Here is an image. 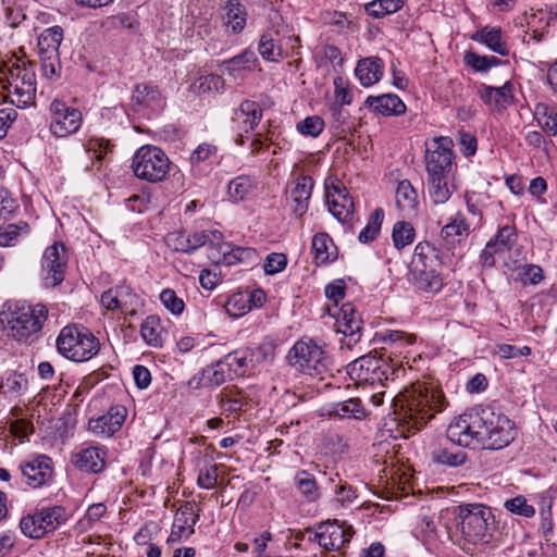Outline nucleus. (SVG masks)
Segmentation results:
<instances>
[{
	"instance_id": "obj_15",
	"label": "nucleus",
	"mask_w": 557,
	"mask_h": 557,
	"mask_svg": "<svg viewBox=\"0 0 557 557\" xmlns=\"http://www.w3.org/2000/svg\"><path fill=\"white\" fill-rule=\"evenodd\" d=\"M20 470L24 482L33 488H38L52 480L53 461L44 454L32 455L20 463Z\"/></svg>"
},
{
	"instance_id": "obj_29",
	"label": "nucleus",
	"mask_w": 557,
	"mask_h": 557,
	"mask_svg": "<svg viewBox=\"0 0 557 557\" xmlns=\"http://www.w3.org/2000/svg\"><path fill=\"white\" fill-rule=\"evenodd\" d=\"M106 453L97 447L83 449L77 454L75 466L85 472L99 473L106 467Z\"/></svg>"
},
{
	"instance_id": "obj_13",
	"label": "nucleus",
	"mask_w": 557,
	"mask_h": 557,
	"mask_svg": "<svg viewBox=\"0 0 557 557\" xmlns=\"http://www.w3.org/2000/svg\"><path fill=\"white\" fill-rule=\"evenodd\" d=\"M453 140L448 137L434 138L426 147L425 168L428 175L449 176L453 170Z\"/></svg>"
},
{
	"instance_id": "obj_2",
	"label": "nucleus",
	"mask_w": 557,
	"mask_h": 557,
	"mask_svg": "<svg viewBox=\"0 0 557 557\" xmlns=\"http://www.w3.org/2000/svg\"><path fill=\"white\" fill-rule=\"evenodd\" d=\"M395 420L404 432L420 431L426 423L442 412L448 403L444 393L433 383L416 382L391 397Z\"/></svg>"
},
{
	"instance_id": "obj_14",
	"label": "nucleus",
	"mask_w": 557,
	"mask_h": 557,
	"mask_svg": "<svg viewBox=\"0 0 557 557\" xmlns=\"http://www.w3.org/2000/svg\"><path fill=\"white\" fill-rule=\"evenodd\" d=\"M352 535L354 530L350 525L345 527L338 523L337 520H327L317 525V531L309 541L318 542L325 550L333 552L339 550L346 543H349Z\"/></svg>"
},
{
	"instance_id": "obj_50",
	"label": "nucleus",
	"mask_w": 557,
	"mask_h": 557,
	"mask_svg": "<svg viewBox=\"0 0 557 557\" xmlns=\"http://www.w3.org/2000/svg\"><path fill=\"white\" fill-rule=\"evenodd\" d=\"M221 239L222 233L220 231L196 232L191 235H187L190 252L205 245H209L212 250H216V244Z\"/></svg>"
},
{
	"instance_id": "obj_48",
	"label": "nucleus",
	"mask_w": 557,
	"mask_h": 557,
	"mask_svg": "<svg viewBox=\"0 0 557 557\" xmlns=\"http://www.w3.org/2000/svg\"><path fill=\"white\" fill-rule=\"evenodd\" d=\"M384 219V211L382 208H376L370 215L367 225L359 234V240L362 244L373 242L379 235Z\"/></svg>"
},
{
	"instance_id": "obj_37",
	"label": "nucleus",
	"mask_w": 557,
	"mask_h": 557,
	"mask_svg": "<svg viewBox=\"0 0 557 557\" xmlns=\"http://www.w3.org/2000/svg\"><path fill=\"white\" fill-rule=\"evenodd\" d=\"M224 24L232 28L234 34L240 33L247 22V11L238 0H228L224 7Z\"/></svg>"
},
{
	"instance_id": "obj_58",
	"label": "nucleus",
	"mask_w": 557,
	"mask_h": 557,
	"mask_svg": "<svg viewBox=\"0 0 557 557\" xmlns=\"http://www.w3.org/2000/svg\"><path fill=\"white\" fill-rule=\"evenodd\" d=\"M334 413L341 418H361L364 412L361 406V401L358 398H350L338 404L334 410Z\"/></svg>"
},
{
	"instance_id": "obj_60",
	"label": "nucleus",
	"mask_w": 557,
	"mask_h": 557,
	"mask_svg": "<svg viewBox=\"0 0 557 557\" xmlns=\"http://www.w3.org/2000/svg\"><path fill=\"white\" fill-rule=\"evenodd\" d=\"M332 112V128L335 131V134L344 137L347 133L351 132V128L346 127V120L348 117V112L343 109V106L333 104L331 107Z\"/></svg>"
},
{
	"instance_id": "obj_31",
	"label": "nucleus",
	"mask_w": 557,
	"mask_h": 557,
	"mask_svg": "<svg viewBox=\"0 0 557 557\" xmlns=\"http://www.w3.org/2000/svg\"><path fill=\"white\" fill-rule=\"evenodd\" d=\"M132 101L139 107H160L163 103V97L157 85L143 83L135 86Z\"/></svg>"
},
{
	"instance_id": "obj_27",
	"label": "nucleus",
	"mask_w": 557,
	"mask_h": 557,
	"mask_svg": "<svg viewBox=\"0 0 557 557\" xmlns=\"http://www.w3.org/2000/svg\"><path fill=\"white\" fill-rule=\"evenodd\" d=\"M409 275L413 285L420 290L437 293L443 287L440 269L410 270Z\"/></svg>"
},
{
	"instance_id": "obj_3",
	"label": "nucleus",
	"mask_w": 557,
	"mask_h": 557,
	"mask_svg": "<svg viewBox=\"0 0 557 557\" xmlns=\"http://www.w3.org/2000/svg\"><path fill=\"white\" fill-rule=\"evenodd\" d=\"M457 509L461 548L470 553L471 546L487 544L492 537L491 527L494 524L491 509L482 504H463Z\"/></svg>"
},
{
	"instance_id": "obj_11",
	"label": "nucleus",
	"mask_w": 557,
	"mask_h": 557,
	"mask_svg": "<svg viewBox=\"0 0 557 557\" xmlns=\"http://www.w3.org/2000/svg\"><path fill=\"white\" fill-rule=\"evenodd\" d=\"M326 310L335 319L336 332L344 335L342 343L351 348L360 341L362 329V319L355 306L346 302L341 308L327 307Z\"/></svg>"
},
{
	"instance_id": "obj_54",
	"label": "nucleus",
	"mask_w": 557,
	"mask_h": 557,
	"mask_svg": "<svg viewBox=\"0 0 557 557\" xmlns=\"http://www.w3.org/2000/svg\"><path fill=\"white\" fill-rule=\"evenodd\" d=\"M28 386V380L24 374L11 373L0 384V388H4V395L17 396L25 392Z\"/></svg>"
},
{
	"instance_id": "obj_43",
	"label": "nucleus",
	"mask_w": 557,
	"mask_h": 557,
	"mask_svg": "<svg viewBox=\"0 0 557 557\" xmlns=\"http://www.w3.org/2000/svg\"><path fill=\"white\" fill-rule=\"evenodd\" d=\"M470 233V223L461 212H457L454 219L441 230V236L446 240H453L455 237L466 238Z\"/></svg>"
},
{
	"instance_id": "obj_34",
	"label": "nucleus",
	"mask_w": 557,
	"mask_h": 557,
	"mask_svg": "<svg viewBox=\"0 0 557 557\" xmlns=\"http://www.w3.org/2000/svg\"><path fill=\"white\" fill-rule=\"evenodd\" d=\"M278 35L280 32L276 29H269L261 35L258 51L264 60L275 62L283 57Z\"/></svg>"
},
{
	"instance_id": "obj_63",
	"label": "nucleus",
	"mask_w": 557,
	"mask_h": 557,
	"mask_svg": "<svg viewBox=\"0 0 557 557\" xmlns=\"http://www.w3.org/2000/svg\"><path fill=\"white\" fill-rule=\"evenodd\" d=\"M218 468L216 463H212L200 469L197 483L201 488L211 490L216 485Z\"/></svg>"
},
{
	"instance_id": "obj_59",
	"label": "nucleus",
	"mask_w": 557,
	"mask_h": 557,
	"mask_svg": "<svg viewBox=\"0 0 557 557\" xmlns=\"http://www.w3.org/2000/svg\"><path fill=\"white\" fill-rule=\"evenodd\" d=\"M160 301L173 314L178 315L185 309V302L174 289L165 288L160 294Z\"/></svg>"
},
{
	"instance_id": "obj_20",
	"label": "nucleus",
	"mask_w": 557,
	"mask_h": 557,
	"mask_svg": "<svg viewBox=\"0 0 557 557\" xmlns=\"http://www.w3.org/2000/svg\"><path fill=\"white\" fill-rule=\"evenodd\" d=\"M313 188V180L307 175H299L294 181L289 190L292 201V211L298 218H301L309 208V200Z\"/></svg>"
},
{
	"instance_id": "obj_18",
	"label": "nucleus",
	"mask_w": 557,
	"mask_h": 557,
	"mask_svg": "<svg viewBox=\"0 0 557 557\" xmlns=\"http://www.w3.org/2000/svg\"><path fill=\"white\" fill-rule=\"evenodd\" d=\"M126 416L127 410L124 406H112L107 413L96 419H90L88 426L96 435L111 436L122 428Z\"/></svg>"
},
{
	"instance_id": "obj_47",
	"label": "nucleus",
	"mask_w": 557,
	"mask_h": 557,
	"mask_svg": "<svg viewBox=\"0 0 557 557\" xmlns=\"http://www.w3.org/2000/svg\"><path fill=\"white\" fill-rule=\"evenodd\" d=\"M29 233V225L27 222L20 221L15 224H8L0 226V246L11 247L15 246L18 237Z\"/></svg>"
},
{
	"instance_id": "obj_57",
	"label": "nucleus",
	"mask_w": 557,
	"mask_h": 557,
	"mask_svg": "<svg viewBox=\"0 0 557 557\" xmlns=\"http://www.w3.org/2000/svg\"><path fill=\"white\" fill-rule=\"evenodd\" d=\"M297 487L301 494L307 498L313 500L318 498V487L315 479L306 471H302L296 475Z\"/></svg>"
},
{
	"instance_id": "obj_39",
	"label": "nucleus",
	"mask_w": 557,
	"mask_h": 557,
	"mask_svg": "<svg viewBox=\"0 0 557 557\" xmlns=\"http://www.w3.org/2000/svg\"><path fill=\"white\" fill-rule=\"evenodd\" d=\"M474 40L485 44L492 51L506 57L509 53L507 45L503 41L500 28L483 27L472 37Z\"/></svg>"
},
{
	"instance_id": "obj_35",
	"label": "nucleus",
	"mask_w": 557,
	"mask_h": 557,
	"mask_svg": "<svg viewBox=\"0 0 557 557\" xmlns=\"http://www.w3.org/2000/svg\"><path fill=\"white\" fill-rule=\"evenodd\" d=\"M164 327L158 315H148L141 323L140 335L144 342L152 347H162Z\"/></svg>"
},
{
	"instance_id": "obj_28",
	"label": "nucleus",
	"mask_w": 557,
	"mask_h": 557,
	"mask_svg": "<svg viewBox=\"0 0 557 557\" xmlns=\"http://www.w3.org/2000/svg\"><path fill=\"white\" fill-rule=\"evenodd\" d=\"M218 404L222 413H238L248 404L247 396L236 386L224 387L218 395Z\"/></svg>"
},
{
	"instance_id": "obj_61",
	"label": "nucleus",
	"mask_w": 557,
	"mask_h": 557,
	"mask_svg": "<svg viewBox=\"0 0 557 557\" xmlns=\"http://www.w3.org/2000/svg\"><path fill=\"white\" fill-rule=\"evenodd\" d=\"M324 128V122L320 116L312 115L297 124V131L306 136L317 137Z\"/></svg>"
},
{
	"instance_id": "obj_7",
	"label": "nucleus",
	"mask_w": 557,
	"mask_h": 557,
	"mask_svg": "<svg viewBox=\"0 0 557 557\" xmlns=\"http://www.w3.org/2000/svg\"><path fill=\"white\" fill-rule=\"evenodd\" d=\"M171 161L166 153L152 145L141 146L133 156L132 170L136 177L149 183H159L166 178Z\"/></svg>"
},
{
	"instance_id": "obj_19",
	"label": "nucleus",
	"mask_w": 557,
	"mask_h": 557,
	"mask_svg": "<svg viewBox=\"0 0 557 557\" xmlns=\"http://www.w3.org/2000/svg\"><path fill=\"white\" fill-rule=\"evenodd\" d=\"M199 520V513H195L193 506L188 503L180 507L174 516V522L169 535L168 542H178L182 537L190 536L195 530L194 527Z\"/></svg>"
},
{
	"instance_id": "obj_64",
	"label": "nucleus",
	"mask_w": 557,
	"mask_h": 557,
	"mask_svg": "<svg viewBox=\"0 0 557 557\" xmlns=\"http://www.w3.org/2000/svg\"><path fill=\"white\" fill-rule=\"evenodd\" d=\"M218 148L214 145L202 143L190 153L189 162L191 165H198L215 156Z\"/></svg>"
},
{
	"instance_id": "obj_22",
	"label": "nucleus",
	"mask_w": 557,
	"mask_h": 557,
	"mask_svg": "<svg viewBox=\"0 0 557 557\" xmlns=\"http://www.w3.org/2000/svg\"><path fill=\"white\" fill-rule=\"evenodd\" d=\"M442 259L440 250L429 242H420L413 251V256L409 265L410 270L422 269H441Z\"/></svg>"
},
{
	"instance_id": "obj_6",
	"label": "nucleus",
	"mask_w": 557,
	"mask_h": 557,
	"mask_svg": "<svg viewBox=\"0 0 557 557\" xmlns=\"http://www.w3.org/2000/svg\"><path fill=\"white\" fill-rule=\"evenodd\" d=\"M57 348L66 359L83 362L98 354L100 342L84 326L66 325L57 338Z\"/></svg>"
},
{
	"instance_id": "obj_33",
	"label": "nucleus",
	"mask_w": 557,
	"mask_h": 557,
	"mask_svg": "<svg viewBox=\"0 0 557 557\" xmlns=\"http://www.w3.org/2000/svg\"><path fill=\"white\" fill-rule=\"evenodd\" d=\"M63 28L58 25L45 29L38 37L39 55L60 54L59 48L63 40Z\"/></svg>"
},
{
	"instance_id": "obj_51",
	"label": "nucleus",
	"mask_w": 557,
	"mask_h": 557,
	"mask_svg": "<svg viewBox=\"0 0 557 557\" xmlns=\"http://www.w3.org/2000/svg\"><path fill=\"white\" fill-rule=\"evenodd\" d=\"M41 76L49 83H54L61 77L62 65L60 54L39 55Z\"/></svg>"
},
{
	"instance_id": "obj_24",
	"label": "nucleus",
	"mask_w": 557,
	"mask_h": 557,
	"mask_svg": "<svg viewBox=\"0 0 557 557\" xmlns=\"http://www.w3.org/2000/svg\"><path fill=\"white\" fill-rule=\"evenodd\" d=\"M384 73V62L379 57H368L358 61L355 75L364 87L377 83Z\"/></svg>"
},
{
	"instance_id": "obj_38",
	"label": "nucleus",
	"mask_w": 557,
	"mask_h": 557,
	"mask_svg": "<svg viewBox=\"0 0 557 557\" xmlns=\"http://www.w3.org/2000/svg\"><path fill=\"white\" fill-rule=\"evenodd\" d=\"M249 348L235 350L224 357L230 369L236 375H245L256 368Z\"/></svg>"
},
{
	"instance_id": "obj_52",
	"label": "nucleus",
	"mask_w": 557,
	"mask_h": 557,
	"mask_svg": "<svg viewBox=\"0 0 557 557\" xmlns=\"http://www.w3.org/2000/svg\"><path fill=\"white\" fill-rule=\"evenodd\" d=\"M414 228L409 222L399 221L395 223L392 232L394 246L401 249L410 245L414 239Z\"/></svg>"
},
{
	"instance_id": "obj_55",
	"label": "nucleus",
	"mask_w": 557,
	"mask_h": 557,
	"mask_svg": "<svg viewBox=\"0 0 557 557\" xmlns=\"http://www.w3.org/2000/svg\"><path fill=\"white\" fill-rule=\"evenodd\" d=\"M504 507L511 513L525 518H531L535 515L534 507L528 504L527 498L521 495L507 499L504 504Z\"/></svg>"
},
{
	"instance_id": "obj_10",
	"label": "nucleus",
	"mask_w": 557,
	"mask_h": 557,
	"mask_svg": "<svg viewBox=\"0 0 557 557\" xmlns=\"http://www.w3.org/2000/svg\"><path fill=\"white\" fill-rule=\"evenodd\" d=\"M399 371L386 364L381 358L371 355L359 357L348 364L350 377L368 384H383L389 379V374L395 375Z\"/></svg>"
},
{
	"instance_id": "obj_8",
	"label": "nucleus",
	"mask_w": 557,
	"mask_h": 557,
	"mask_svg": "<svg viewBox=\"0 0 557 557\" xmlns=\"http://www.w3.org/2000/svg\"><path fill=\"white\" fill-rule=\"evenodd\" d=\"M292 367L310 376H321L329 371V358L314 342L298 341L288 352Z\"/></svg>"
},
{
	"instance_id": "obj_42",
	"label": "nucleus",
	"mask_w": 557,
	"mask_h": 557,
	"mask_svg": "<svg viewBox=\"0 0 557 557\" xmlns=\"http://www.w3.org/2000/svg\"><path fill=\"white\" fill-rule=\"evenodd\" d=\"M257 57L253 51L245 50L238 55H235L223 62L225 71L237 78L243 72L252 71Z\"/></svg>"
},
{
	"instance_id": "obj_30",
	"label": "nucleus",
	"mask_w": 557,
	"mask_h": 557,
	"mask_svg": "<svg viewBox=\"0 0 557 557\" xmlns=\"http://www.w3.org/2000/svg\"><path fill=\"white\" fill-rule=\"evenodd\" d=\"M311 249L317 264H324L337 257V248L327 233H317L312 238Z\"/></svg>"
},
{
	"instance_id": "obj_45",
	"label": "nucleus",
	"mask_w": 557,
	"mask_h": 557,
	"mask_svg": "<svg viewBox=\"0 0 557 557\" xmlns=\"http://www.w3.org/2000/svg\"><path fill=\"white\" fill-rule=\"evenodd\" d=\"M256 187L253 178L248 175H239L233 178L227 186V193L233 201H243Z\"/></svg>"
},
{
	"instance_id": "obj_17",
	"label": "nucleus",
	"mask_w": 557,
	"mask_h": 557,
	"mask_svg": "<svg viewBox=\"0 0 557 557\" xmlns=\"http://www.w3.org/2000/svg\"><path fill=\"white\" fill-rule=\"evenodd\" d=\"M325 197L329 211L339 222L348 221L354 212V201L346 187L341 183L325 184Z\"/></svg>"
},
{
	"instance_id": "obj_53",
	"label": "nucleus",
	"mask_w": 557,
	"mask_h": 557,
	"mask_svg": "<svg viewBox=\"0 0 557 557\" xmlns=\"http://www.w3.org/2000/svg\"><path fill=\"white\" fill-rule=\"evenodd\" d=\"M256 367L274 360L276 344L271 338H264L257 347L249 348Z\"/></svg>"
},
{
	"instance_id": "obj_41",
	"label": "nucleus",
	"mask_w": 557,
	"mask_h": 557,
	"mask_svg": "<svg viewBox=\"0 0 557 557\" xmlns=\"http://www.w3.org/2000/svg\"><path fill=\"white\" fill-rule=\"evenodd\" d=\"M230 376V369L225 360H220L214 364L208 366L201 371L198 385L220 386Z\"/></svg>"
},
{
	"instance_id": "obj_12",
	"label": "nucleus",
	"mask_w": 557,
	"mask_h": 557,
	"mask_svg": "<svg viewBox=\"0 0 557 557\" xmlns=\"http://www.w3.org/2000/svg\"><path fill=\"white\" fill-rule=\"evenodd\" d=\"M83 122L82 112L69 107L64 101L53 100L50 104V132L58 138L76 133Z\"/></svg>"
},
{
	"instance_id": "obj_1",
	"label": "nucleus",
	"mask_w": 557,
	"mask_h": 557,
	"mask_svg": "<svg viewBox=\"0 0 557 557\" xmlns=\"http://www.w3.org/2000/svg\"><path fill=\"white\" fill-rule=\"evenodd\" d=\"M451 443L467 448L500 449L515 438L513 422L490 407L474 408L455 417L447 426Z\"/></svg>"
},
{
	"instance_id": "obj_21",
	"label": "nucleus",
	"mask_w": 557,
	"mask_h": 557,
	"mask_svg": "<svg viewBox=\"0 0 557 557\" xmlns=\"http://www.w3.org/2000/svg\"><path fill=\"white\" fill-rule=\"evenodd\" d=\"M263 111L258 102L253 100H244L239 107L234 110L232 121L245 133L253 131L260 123Z\"/></svg>"
},
{
	"instance_id": "obj_62",
	"label": "nucleus",
	"mask_w": 557,
	"mask_h": 557,
	"mask_svg": "<svg viewBox=\"0 0 557 557\" xmlns=\"http://www.w3.org/2000/svg\"><path fill=\"white\" fill-rule=\"evenodd\" d=\"M544 278L543 269L540 265L535 264H527L523 265L519 273L517 280H519L522 284H539Z\"/></svg>"
},
{
	"instance_id": "obj_5",
	"label": "nucleus",
	"mask_w": 557,
	"mask_h": 557,
	"mask_svg": "<svg viewBox=\"0 0 557 557\" xmlns=\"http://www.w3.org/2000/svg\"><path fill=\"white\" fill-rule=\"evenodd\" d=\"M3 88L7 90L8 100L17 108L34 104L37 91L35 64L30 61L12 64Z\"/></svg>"
},
{
	"instance_id": "obj_25",
	"label": "nucleus",
	"mask_w": 557,
	"mask_h": 557,
	"mask_svg": "<svg viewBox=\"0 0 557 557\" xmlns=\"http://www.w3.org/2000/svg\"><path fill=\"white\" fill-rule=\"evenodd\" d=\"M366 104L372 111L384 116L400 115L406 111V106L403 100L393 94L381 95L377 97L369 96L366 100Z\"/></svg>"
},
{
	"instance_id": "obj_26",
	"label": "nucleus",
	"mask_w": 557,
	"mask_h": 557,
	"mask_svg": "<svg viewBox=\"0 0 557 557\" xmlns=\"http://www.w3.org/2000/svg\"><path fill=\"white\" fill-rule=\"evenodd\" d=\"M395 201L397 208L404 213V215L412 216L417 214L419 206L418 193L410 181L403 180L398 183L395 193Z\"/></svg>"
},
{
	"instance_id": "obj_56",
	"label": "nucleus",
	"mask_w": 557,
	"mask_h": 557,
	"mask_svg": "<svg viewBox=\"0 0 557 557\" xmlns=\"http://www.w3.org/2000/svg\"><path fill=\"white\" fill-rule=\"evenodd\" d=\"M516 240L517 233L515 226L505 225L498 230L495 238L491 242L494 243L502 251H508L511 249Z\"/></svg>"
},
{
	"instance_id": "obj_40",
	"label": "nucleus",
	"mask_w": 557,
	"mask_h": 557,
	"mask_svg": "<svg viewBox=\"0 0 557 557\" xmlns=\"http://www.w3.org/2000/svg\"><path fill=\"white\" fill-rule=\"evenodd\" d=\"M481 99L495 109L506 108L511 100V86L506 83L502 87L485 86L481 91Z\"/></svg>"
},
{
	"instance_id": "obj_46",
	"label": "nucleus",
	"mask_w": 557,
	"mask_h": 557,
	"mask_svg": "<svg viewBox=\"0 0 557 557\" xmlns=\"http://www.w3.org/2000/svg\"><path fill=\"white\" fill-rule=\"evenodd\" d=\"M434 462L449 467H459L467 460V454L461 449L440 447L432 453Z\"/></svg>"
},
{
	"instance_id": "obj_9",
	"label": "nucleus",
	"mask_w": 557,
	"mask_h": 557,
	"mask_svg": "<svg viewBox=\"0 0 557 557\" xmlns=\"http://www.w3.org/2000/svg\"><path fill=\"white\" fill-rule=\"evenodd\" d=\"M66 521L65 508L62 506L42 507L34 515L23 517L20 522L21 531L30 539H41L53 532Z\"/></svg>"
},
{
	"instance_id": "obj_49",
	"label": "nucleus",
	"mask_w": 557,
	"mask_h": 557,
	"mask_svg": "<svg viewBox=\"0 0 557 557\" xmlns=\"http://www.w3.org/2000/svg\"><path fill=\"white\" fill-rule=\"evenodd\" d=\"M224 88V79L216 74H208L200 76L191 84L194 92L199 95L219 92Z\"/></svg>"
},
{
	"instance_id": "obj_4",
	"label": "nucleus",
	"mask_w": 557,
	"mask_h": 557,
	"mask_svg": "<svg viewBox=\"0 0 557 557\" xmlns=\"http://www.w3.org/2000/svg\"><path fill=\"white\" fill-rule=\"evenodd\" d=\"M48 309L44 305L25 306L8 301L0 313L2 322H7L12 336L24 341L32 334L39 332L47 320Z\"/></svg>"
},
{
	"instance_id": "obj_32",
	"label": "nucleus",
	"mask_w": 557,
	"mask_h": 557,
	"mask_svg": "<svg viewBox=\"0 0 557 557\" xmlns=\"http://www.w3.org/2000/svg\"><path fill=\"white\" fill-rule=\"evenodd\" d=\"M449 176L428 175V191L434 205H444L454 193V186L449 185Z\"/></svg>"
},
{
	"instance_id": "obj_44",
	"label": "nucleus",
	"mask_w": 557,
	"mask_h": 557,
	"mask_svg": "<svg viewBox=\"0 0 557 557\" xmlns=\"http://www.w3.org/2000/svg\"><path fill=\"white\" fill-rule=\"evenodd\" d=\"M534 116L541 128L548 136L557 134V113L546 103H537L534 109Z\"/></svg>"
},
{
	"instance_id": "obj_36",
	"label": "nucleus",
	"mask_w": 557,
	"mask_h": 557,
	"mask_svg": "<svg viewBox=\"0 0 557 557\" xmlns=\"http://www.w3.org/2000/svg\"><path fill=\"white\" fill-rule=\"evenodd\" d=\"M379 336L384 344L383 349L389 350L391 354H401L403 348H406L416 342V336L413 334H408L398 330H386L380 333Z\"/></svg>"
},
{
	"instance_id": "obj_23",
	"label": "nucleus",
	"mask_w": 557,
	"mask_h": 557,
	"mask_svg": "<svg viewBox=\"0 0 557 557\" xmlns=\"http://www.w3.org/2000/svg\"><path fill=\"white\" fill-rule=\"evenodd\" d=\"M256 256V250L246 247H235L230 243H218L216 253L211 252L210 258L216 263L227 265L250 260Z\"/></svg>"
},
{
	"instance_id": "obj_16",
	"label": "nucleus",
	"mask_w": 557,
	"mask_h": 557,
	"mask_svg": "<svg viewBox=\"0 0 557 557\" xmlns=\"http://www.w3.org/2000/svg\"><path fill=\"white\" fill-rule=\"evenodd\" d=\"M44 282L46 286L54 287L63 282L67 265V255L62 243L49 246L42 257Z\"/></svg>"
}]
</instances>
